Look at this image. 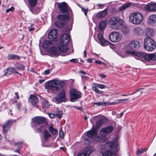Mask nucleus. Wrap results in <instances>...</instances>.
<instances>
[{
	"instance_id": "nucleus-26",
	"label": "nucleus",
	"mask_w": 156,
	"mask_h": 156,
	"mask_svg": "<svg viewBox=\"0 0 156 156\" xmlns=\"http://www.w3.org/2000/svg\"><path fill=\"white\" fill-rule=\"evenodd\" d=\"M149 23L153 26L156 25V15L153 14L149 16Z\"/></svg>"
},
{
	"instance_id": "nucleus-58",
	"label": "nucleus",
	"mask_w": 156,
	"mask_h": 156,
	"mask_svg": "<svg viewBox=\"0 0 156 156\" xmlns=\"http://www.w3.org/2000/svg\"><path fill=\"white\" fill-rule=\"evenodd\" d=\"M33 25V24H31V27H28V30H29V31H31L34 30V28L32 27Z\"/></svg>"
},
{
	"instance_id": "nucleus-45",
	"label": "nucleus",
	"mask_w": 156,
	"mask_h": 156,
	"mask_svg": "<svg viewBox=\"0 0 156 156\" xmlns=\"http://www.w3.org/2000/svg\"><path fill=\"white\" fill-rule=\"evenodd\" d=\"M103 123V121L101 119L98 120L97 122V125L98 126H100Z\"/></svg>"
},
{
	"instance_id": "nucleus-44",
	"label": "nucleus",
	"mask_w": 156,
	"mask_h": 156,
	"mask_svg": "<svg viewBox=\"0 0 156 156\" xmlns=\"http://www.w3.org/2000/svg\"><path fill=\"white\" fill-rule=\"evenodd\" d=\"M144 151V149H137L136 151V154L137 155H139L142 153Z\"/></svg>"
},
{
	"instance_id": "nucleus-48",
	"label": "nucleus",
	"mask_w": 156,
	"mask_h": 156,
	"mask_svg": "<svg viewBox=\"0 0 156 156\" xmlns=\"http://www.w3.org/2000/svg\"><path fill=\"white\" fill-rule=\"evenodd\" d=\"M44 126L43 125L41 126L40 127L37 129V132L38 133H40L41 132L42 130L44 128Z\"/></svg>"
},
{
	"instance_id": "nucleus-53",
	"label": "nucleus",
	"mask_w": 156,
	"mask_h": 156,
	"mask_svg": "<svg viewBox=\"0 0 156 156\" xmlns=\"http://www.w3.org/2000/svg\"><path fill=\"white\" fill-rule=\"evenodd\" d=\"M15 144L17 145L19 148L22 147L23 145V143L22 142H19Z\"/></svg>"
},
{
	"instance_id": "nucleus-35",
	"label": "nucleus",
	"mask_w": 156,
	"mask_h": 156,
	"mask_svg": "<svg viewBox=\"0 0 156 156\" xmlns=\"http://www.w3.org/2000/svg\"><path fill=\"white\" fill-rule=\"evenodd\" d=\"M86 156H88L91 153V150L89 147H87L82 152Z\"/></svg>"
},
{
	"instance_id": "nucleus-57",
	"label": "nucleus",
	"mask_w": 156,
	"mask_h": 156,
	"mask_svg": "<svg viewBox=\"0 0 156 156\" xmlns=\"http://www.w3.org/2000/svg\"><path fill=\"white\" fill-rule=\"evenodd\" d=\"M129 100V99H120L118 100V101L120 103H122L124 101H128Z\"/></svg>"
},
{
	"instance_id": "nucleus-19",
	"label": "nucleus",
	"mask_w": 156,
	"mask_h": 156,
	"mask_svg": "<svg viewBox=\"0 0 156 156\" xmlns=\"http://www.w3.org/2000/svg\"><path fill=\"white\" fill-rule=\"evenodd\" d=\"M146 61H154L156 60V53L152 54H146L144 59Z\"/></svg>"
},
{
	"instance_id": "nucleus-11",
	"label": "nucleus",
	"mask_w": 156,
	"mask_h": 156,
	"mask_svg": "<svg viewBox=\"0 0 156 156\" xmlns=\"http://www.w3.org/2000/svg\"><path fill=\"white\" fill-rule=\"evenodd\" d=\"M106 145H107L111 149L114 150L117 152L119 150V147L118 140L115 139L112 141H108L106 143Z\"/></svg>"
},
{
	"instance_id": "nucleus-14",
	"label": "nucleus",
	"mask_w": 156,
	"mask_h": 156,
	"mask_svg": "<svg viewBox=\"0 0 156 156\" xmlns=\"http://www.w3.org/2000/svg\"><path fill=\"white\" fill-rule=\"evenodd\" d=\"M55 99L57 103H59L62 102H65L66 98L65 97V90H63L60 92L59 94L56 96Z\"/></svg>"
},
{
	"instance_id": "nucleus-28",
	"label": "nucleus",
	"mask_w": 156,
	"mask_h": 156,
	"mask_svg": "<svg viewBox=\"0 0 156 156\" xmlns=\"http://www.w3.org/2000/svg\"><path fill=\"white\" fill-rule=\"evenodd\" d=\"M146 34L147 36V37H149V36L152 37L154 35L155 32L153 29L147 28L146 30Z\"/></svg>"
},
{
	"instance_id": "nucleus-42",
	"label": "nucleus",
	"mask_w": 156,
	"mask_h": 156,
	"mask_svg": "<svg viewBox=\"0 0 156 156\" xmlns=\"http://www.w3.org/2000/svg\"><path fill=\"white\" fill-rule=\"evenodd\" d=\"M7 69V72L5 75L7 73L9 75L11 74L15 71V69L13 67L8 68Z\"/></svg>"
},
{
	"instance_id": "nucleus-18",
	"label": "nucleus",
	"mask_w": 156,
	"mask_h": 156,
	"mask_svg": "<svg viewBox=\"0 0 156 156\" xmlns=\"http://www.w3.org/2000/svg\"><path fill=\"white\" fill-rule=\"evenodd\" d=\"M12 123L13 121L12 120H9L4 123L2 126L3 131L4 133H6L7 132Z\"/></svg>"
},
{
	"instance_id": "nucleus-30",
	"label": "nucleus",
	"mask_w": 156,
	"mask_h": 156,
	"mask_svg": "<svg viewBox=\"0 0 156 156\" xmlns=\"http://www.w3.org/2000/svg\"><path fill=\"white\" fill-rule=\"evenodd\" d=\"M57 18L58 19L64 22H66L68 20V17L66 15H59L57 16Z\"/></svg>"
},
{
	"instance_id": "nucleus-38",
	"label": "nucleus",
	"mask_w": 156,
	"mask_h": 156,
	"mask_svg": "<svg viewBox=\"0 0 156 156\" xmlns=\"http://www.w3.org/2000/svg\"><path fill=\"white\" fill-rule=\"evenodd\" d=\"M55 25L56 26L59 28L63 27L64 26V23L60 21H56L55 23Z\"/></svg>"
},
{
	"instance_id": "nucleus-34",
	"label": "nucleus",
	"mask_w": 156,
	"mask_h": 156,
	"mask_svg": "<svg viewBox=\"0 0 156 156\" xmlns=\"http://www.w3.org/2000/svg\"><path fill=\"white\" fill-rule=\"evenodd\" d=\"M43 134L44 138L46 141L48 140V138L51 137V135L49 133L48 131L46 130L44 131Z\"/></svg>"
},
{
	"instance_id": "nucleus-29",
	"label": "nucleus",
	"mask_w": 156,
	"mask_h": 156,
	"mask_svg": "<svg viewBox=\"0 0 156 156\" xmlns=\"http://www.w3.org/2000/svg\"><path fill=\"white\" fill-rule=\"evenodd\" d=\"M7 58L9 60H19L20 59V57L16 55L9 54L8 55Z\"/></svg>"
},
{
	"instance_id": "nucleus-32",
	"label": "nucleus",
	"mask_w": 156,
	"mask_h": 156,
	"mask_svg": "<svg viewBox=\"0 0 156 156\" xmlns=\"http://www.w3.org/2000/svg\"><path fill=\"white\" fill-rule=\"evenodd\" d=\"M103 156H116V154L109 151H105L103 153Z\"/></svg>"
},
{
	"instance_id": "nucleus-43",
	"label": "nucleus",
	"mask_w": 156,
	"mask_h": 156,
	"mask_svg": "<svg viewBox=\"0 0 156 156\" xmlns=\"http://www.w3.org/2000/svg\"><path fill=\"white\" fill-rule=\"evenodd\" d=\"M122 31L124 34H126L129 32V30L126 27H123L122 29Z\"/></svg>"
},
{
	"instance_id": "nucleus-37",
	"label": "nucleus",
	"mask_w": 156,
	"mask_h": 156,
	"mask_svg": "<svg viewBox=\"0 0 156 156\" xmlns=\"http://www.w3.org/2000/svg\"><path fill=\"white\" fill-rule=\"evenodd\" d=\"M37 0H28L29 3L31 7L35 6L37 4Z\"/></svg>"
},
{
	"instance_id": "nucleus-3",
	"label": "nucleus",
	"mask_w": 156,
	"mask_h": 156,
	"mask_svg": "<svg viewBox=\"0 0 156 156\" xmlns=\"http://www.w3.org/2000/svg\"><path fill=\"white\" fill-rule=\"evenodd\" d=\"M144 20L143 15L140 12H135L130 14L129 16V21L131 23L138 25L141 23Z\"/></svg>"
},
{
	"instance_id": "nucleus-63",
	"label": "nucleus",
	"mask_w": 156,
	"mask_h": 156,
	"mask_svg": "<svg viewBox=\"0 0 156 156\" xmlns=\"http://www.w3.org/2000/svg\"><path fill=\"white\" fill-rule=\"evenodd\" d=\"M79 72L83 74H86V73L85 71H80Z\"/></svg>"
},
{
	"instance_id": "nucleus-10",
	"label": "nucleus",
	"mask_w": 156,
	"mask_h": 156,
	"mask_svg": "<svg viewBox=\"0 0 156 156\" xmlns=\"http://www.w3.org/2000/svg\"><path fill=\"white\" fill-rule=\"evenodd\" d=\"M121 35L118 32H113L109 35V38L112 42H116L119 41L121 39Z\"/></svg>"
},
{
	"instance_id": "nucleus-31",
	"label": "nucleus",
	"mask_w": 156,
	"mask_h": 156,
	"mask_svg": "<svg viewBox=\"0 0 156 156\" xmlns=\"http://www.w3.org/2000/svg\"><path fill=\"white\" fill-rule=\"evenodd\" d=\"M48 130L49 132L54 135H55L57 134L58 132V130L56 129H55L52 125L49 127Z\"/></svg>"
},
{
	"instance_id": "nucleus-2",
	"label": "nucleus",
	"mask_w": 156,
	"mask_h": 156,
	"mask_svg": "<svg viewBox=\"0 0 156 156\" xmlns=\"http://www.w3.org/2000/svg\"><path fill=\"white\" fill-rule=\"evenodd\" d=\"M70 39V37L67 34H63L61 37L59 42L58 44V49L61 52L66 53L69 49L68 44Z\"/></svg>"
},
{
	"instance_id": "nucleus-60",
	"label": "nucleus",
	"mask_w": 156,
	"mask_h": 156,
	"mask_svg": "<svg viewBox=\"0 0 156 156\" xmlns=\"http://www.w3.org/2000/svg\"><path fill=\"white\" fill-rule=\"evenodd\" d=\"M77 156H86L85 154H84L83 152L82 153H79Z\"/></svg>"
},
{
	"instance_id": "nucleus-9",
	"label": "nucleus",
	"mask_w": 156,
	"mask_h": 156,
	"mask_svg": "<svg viewBox=\"0 0 156 156\" xmlns=\"http://www.w3.org/2000/svg\"><path fill=\"white\" fill-rule=\"evenodd\" d=\"M127 54H131L135 56V58L137 59H145L146 53L143 52H139L135 51L126 50L125 52Z\"/></svg>"
},
{
	"instance_id": "nucleus-59",
	"label": "nucleus",
	"mask_w": 156,
	"mask_h": 156,
	"mask_svg": "<svg viewBox=\"0 0 156 156\" xmlns=\"http://www.w3.org/2000/svg\"><path fill=\"white\" fill-rule=\"evenodd\" d=\"M144 89V88H139V89H138L136 90L135 91H134V92H133V93H131L130 95H133L135 94L136 93V92H138V91H139V90H142V89Z\"/></svg>"
},
{
	"instance_id": "nucleus-12",
	"label": "nucleus",
	"mask_w": 156,
	"mask_h": 156,
	"mask_svg": "<svg viewBox=\"0 0 156 156\" xmlns=\"http://www.w3.org/2000/svg\"><path fill=\"white\" fill-rule=\"evenodd\" d=\"M58 6L59 11L62 13H67L69 12V8L66 2L58 3Z\"/></svg>"
},
{
	"instance_id": "nucleus-62",
	"label": "nucleus",
	"mask_w": 156,
	"mask_h": 156,
	"mask_svg": "<svg viewBox=\"0 0 156 156\" xmlns=\"http://www.w3.org/2000/svg\"><path fill=\"white\" fill-rule=\"evenodd\" d=\"M100 76L102 78H105L106 77V76L104 74L102 73L100 75Z\"/></svg>"
},
{
	"instance_id": "nucleus-7",
	"label": "nucleus",
	"mask_w": 156,
	"mask_h": 156,
	"mask_svg": "<svg viewBox=\"0 0 156 156\" xmlns=\"http://www.w3.org/2000/svg\"><path fill=\"white\" fill-rule=\"evenodd\" d=\"M70 99L71 102H75L77 99L80 98L82 94L76 89H72L70 90Z\"/></svg>"
},
{
	"instance_id": "nucleus-5",
	"label": "nucleus",
	"mask_w": 156,
	"mask_h": 156,
	"mask_svg": "<svg viewBox=\"0 0 156 156\" xmlns=\"http://www.w3.org/2000/svg\"><path fill=\"white\" fill-rule=\"evenodd\" d=\"M156 43L151 38L147 37L144 40V47L145 49L148 51H152L156 48Z\"/></svg>"
},
{
	"instance_id": "nucleus-50",
	"label": "nucleus",
	"mask_w": 156,
	"mask_h": 156,
	"mask_svg": "<svg viewBox=\"0 0 156 156\" xmlns=\"http://www.w3.org/2000/svg\"><path fill=\"white\" fill-rule=\"evenodd\" d=\"M59 136L61 138H62L64 137V133L62 130H60L59 133Z\"/></svg>"
},
{
	"instance_id": "nucleus-61",
	"label": "nucleus",
	"mask_w": 156,
	"mask_h": 156,
	"mask_svg": "<svg viewBox=\"0 0 156 156\" xmlns=\"http://www.w3.org/2000/svg\"><path fill=\"white\" fill-rule=\"evenodd\" d=\"M15 95L16 96L17 99H18L19 98V96L18 93L17 92H16L15 93Z\"/></svg>"
},
{
	"instance_id": "nucleus-17",
	"label": "nucleus",
	"mask_w": 156,
	"mask_h": 156,
	"mask_svg": "<svg viewBox=\"0 0 156 156\" xmlns=\"http://www.w3.org/2000/svg\"><path fill=\"white\" fill-rule=\"evenodd\" d=\"M106 86L101 84H96L95 86H92V89L96 93L101 94L103 93V91L98 90V88L103 89L106 88Z\"/></svg>"
},
{
	"instance_id": "nucleus-33",
	"label": "nucleus",
	"mask_w": 156,
	"mask_h": 156,
	"mask_svg": "<svg viewBox=\"0 0 156 156\" xmlns=\"http://www.w3.org/2000/svg\"><path fill=\"white\" fill-rule=\"evenodd\" d=\"M106 14L107 11L104 10L98 13L97 17L98 18H102L106 15Z\"/></svg>"
},
{
	"instance_id": "nucleus-6",
	"label": "nucleus",
	"mask_w": 156,
	"mask_h": 156,
	"mask_svg": "<svg viewBox=\"0 0 156 156\" xmlns=\"http://www.w3.org/2000/svg\"><path fill=\"white\" fill-rule=\"evenodd\" d=\"M65 85L64 81L58 80H52L48 84V87L54 90H58Z\"/></svg>"
},
{
	"instance_id": "nucleus-8",
	"label": "nucleus",
	"mask_w": 156,
	"mask_h": 156,
	"mask_svg": "<svg viewBox=\"0 0 156 156\" xmlns=\"http://www.w3.org/2000/svg\"><path fill=\"white\" fill-rule=\"evenodd\" d=\"M140 42L137 41H132L126 46V50L133 51V50L137 49L140 47Z\"/></svg>"
},
{
	"instance_id": "nucleus-13",
	"label": "nucleus",
	"mask_w": 156,
	"mask_h": 156,
	"mask_svg": "<svg viewBox=\"0 0 156 156\" xmlns=\"http://www.w3.org/2000/svg\"><path fill=\"white\" fill-rule=\"evenodd\" d=\"M28 101L33 106L37 108H38L37 104L39 102V100L37 97L31 94L28 98Z\"/></svg>"
},
{
	"instance_id": "nucleus-23",
	"label": "nucleus",
	"mask_w": 156,
	"mask_h": 156,
	"mask_svg": "<svg viewBox=\"0 0 156 156\" xmlns=\"http://www.w3.org/2000/svg\"><path fill=\"white\" fill-rule=\"evenodd\" d=\"M133 32L134 34L138 36H141L144 34V30L140 27L137 26L134 28Z\"/></svg>"
},
{
	"instance_id": "nucleus-47",
	"label": "nucleus",
	"mask_w": 156,
	"mask_h": 156,
	"mask_svg": "<svg viewBox=\"0 0 156 156\" xmlns=\"http://www.w3.org/2000/svg\"><path fill=\"white\" fill-rule=\"evenodd\" d=\"M85 144H90L91 142L90 140L88 138H85L83 141Z\"/></svg>"
},
{
	"instance_id": "nucleus-36",
	"label": "nucleus",
	"mask_w": 156,
	"mask_h": 156,
	"mask_svg": "<svg viewBox=\"0 0 156 156\" xmlns=\"http://www.w3.org/2000/svg\"><path fill=\"white\" fill-rule=\"evenodd\" d=\"M15 66L16 69L18 70L22 71L25 69L24 66L22 64L18 63L17 65Z\"/></svg>"
},
{
	"instance_id": "nucleus-52",
	"label": "nucleus",
	"mask_w": 156,
	"mask_h": 156,
	"mask_svg": "<svg viewBox=\"0 0 156 156\" xmlns=\"http://www.w3.org/2000/svg\"><path fill=\"white\" fill-rule=\"evenodd\" d=\"M50 69H48L44 71L43 72V74L44 75H46L50 73Z\"/></svg>"
},
{
	"instance_id": "nucleus-40",
	"label": "nucleus",
	"mask_w": 156,
	"mask_h": 156,
	"mask_svg": "<svg viewBox=\"0 0 156 156\" xmlns=\"http://www.w3.org/2000/svg\"><path fill=\"white\" fill-rule=\"evenodd\" d=\"M130 5V3L125 4H123L122 6L119 8L120 11H122L125 9L126 8H128Z\"/></svg>"
},
{
	"instance_id": "nucleus-54",
	"label": "nucleus",
	"mask_w": 156,
	"mask_h": 156,
	"mask_svg": "<svg viewBox=\"0 0 156 156\" xmlns=\"http://www.w3.org/2000/svg\"><path fill=\"white\" fill-rule=\"evenodd\" d=\"M49 117L51 118H54L55 117V115L53 113H48Z\"/></svg>"
},
{
	"instance_id": "nucleus-21",
	"label": "nucleus",
	"mask_w": 156,
	"mask_h": 156,
	"mask_svg": "<svg viewBox=\"0 0 156 156\" xmlns=\"http://www.w3.org/2000/svg\"><path fill=\"white\" fill-rule=\"evenodd\" d=\"M56 41V39H53L52 40H45L42 44V46L44 48H47L48 46L51 44H55Z\"/></svg>"
},
{
	"instance_id": "nucleus-16",
	"label": "nucleus",
	"mask_w": 156,
	"mask_h": 156,
	"mask_svg": "<svg viewBox=\"0 0 156 156\" xmlns=\"http://www.w3.org/2000/svg\"><path fill=\"white\" fill-rule=\"evenodd\" d=\"M32 120L35 126L43 123L45 121L44 118L41 116H36L34 117Z\"/></svg>"
},
{
	"instance_id": "nucleus-22",
	"label": "nucleus",
	"mask_w": 156,
	"mask_h": 156,
	"mask_svg": "<svg viewBox=\"0 0 156 156\" xmlns=\"http://www.w3.org/2000/svg\"><path fill=\"white\" fill-rule=\"evenodd\" d=\"M39 97L42 102V105L43 109H45L48 108L50 106L48 101L41 96H39Z\"/></svg>"
},
{
	"instance_id": "nucleus-49",
	"label": "nucleus",
	"mask_w": 156,
	"mask_h": 156,
	"mask_svg": "<svg viewBox=\"0 0 156 156\" xmlns=\"http://www.w3.org/2000/svg\"><path fill=\"white\" fill-rule=\"evenodd\" d=\"M95 62L96 63L100 65H106V64L105 63L99 60L95 61Z\"/></svg>"
},
{
	"instance_id": "nucleus-46",
	"label": "nucleus",
	"mask_w": 156,
	"mask_h": 156,
	"mask_svg": "<svg viewBox=\"0 0 156 156\" xmlns=\"http://www.w3.org/2000/svg\"><path fill=\"white\" fill-rule=\"evenodd\" d=\"M32 12L33 14H37L40 12V10L38 8H36L33 10Z\"/></svg>"
},
{
	"instance_id": "nucleus-1",
	"label": "nucleus",
	"mask_w": 156,
	"mask_h": 156,
	"mask_svg": "<svg viewBox=\"0 0 156 156\" xmlns=\"http://www.w3.org/2000/svg\"><path fill=\"white\" fill-rule=\"evenodd\" d=\"M114 128V126L112 125L102 128L100 132L101 135V137H100L97 136V128L96 127L94 126L87 133V136L96 142L100 143L104 142L106 140V137L113 131Z\"/></svg>"
},
{
	"instance_id": "nucleus-41",
	"label": "nucleus",
	"mask_w": 156,
	"mask_h": 156,
	"mask_svg": "<svg viewBox=\"0 0 156 156\" xmlns=\"http://www.w3.org/2000/svg\"><path fill=\"white\" fill-rule=\"evenodd\" d=\"M106 103L105 102L100 101L98 102H94L92 103L93 105H96L98 106L106 105Z\"/></svg>"
},
{
	"instance_id": "nucleus-64",
	"label": "nucleus",
	"mask_w": 156,
	"mask_h": 156,
	"mask_svg": "<svg viewBox=\"0 0 156 156\" xmlns=\"http://www.w3.org/2000/svg\"><path fill=\"white\" fill-rule=\"evenodd\" d=\"M44 81V80H39V82L40 83H43Z\"/></svg>"
},
{
	"instance_id": "nucleus-20",
	"label": "nucleus",
	"mask_w": 156,
	"mask_h": 156,
	"mask_svg": "<svg viewBox=\"0 0 156 156\" xmlns=\"http://www.w3.org/2000/svg\"><path fill=\"white\" fill-rule=\"evenodd\" d=\"M98 37L102 45L103 46H106L108 45L109 43V41H107L104 38L102 34L101 33L98 34Z\"/></svg>"
},
{
	"instance_id": "nucleus-39",
	"label": "nucleus",
	"mask_w": 156,
	"mask_h": 156,
	"mask_svg": "<svg viewBox=\"0 0 156 156\" xmlns=\"http://www.w3.org/2000/svg\"><path fill=\"white\" fill-rule=\"evenodd\" d=\"M63 114V111L62 110L57 111L55 113V115L59 119H61Z\"/></svg>"
},
{
	"instance_id": "nucleus-27",
	"label": "nucleus",
	"mask_w": 156,
	"mask_h": 156,
	"mask_svg": "<svg viewBox=\"0 0 156 156\" xmlns=\"http://www.w3.org/2000/svg\"><path fill=\"white\" fill-rule=\"evenodd\" d=\"M107 24V21H101L99 25V30L101 31L104 30L106 27Z\"/></svg>"
},
{
	"instance_id": "nucleus-25",
	"label": "nucleus",
	"mask_w": 156,
	"mask_h": 156,
	"mask_svg": "<svg viewBox=\"0 0 156 156\" xmlns=\"http://www.w3.org/2000/svg\"><path fill=\"white\" fill-rule=\"evenodd\" d=\"M58 34L57 30L53 29L50 31L48 34V37L50 39H55V38L56 37Z\"/></svg>"
},
{
	"instance_id": "nucleus-15",
	"label": "nucleus",
	"mask_w": 156,
	"mask_h": 156,
	"mask_svg": "<svg viewBox=\"0 0 156 156\" xmlns=\"http://www.w3.org/2000/svg\"><path fill=\"white\" fill-rule=\"evenodd\" d=\"M48 52L51 56H58L61 55L58 48L54 46L50 47L48 50Z\"/></svg>"
},
{
	"instance_id": "nucleus-56",
	"label": "nucleus",
	"mask_w": 156,
	"mask_h": 156,
	"mask_svg": "<svg viewBox=\"0 0 156 156\" xmlns=\"http://www.w3.org/2000/svg\"><path fill=\"white\" fill-rule=\"evenodd\" d=\"M71 29L69 27H66L64 30V32H68L70 31Z\"/></svg>"
},
{
	"instance_id": "nucleus-55",
	"label": "nucleus",
	"mask_w": 156,
	"mask_h": 156,
	"mask_svg": "<svg viewBox=\"0 0 156 156\" xmlns=\"http://www.w3.org/2000/svg\"><path fill=\"white\" fill-rule=\"evenodd\" d=\"M82 10L83 12H84L85 14L86 15H87V13L88 11V9H86L83 8H82Z\"/></svg>"
},
{
	"instance_id": "nucleus-24",
	"label": "nucleus",
	"mask_w": 156,
	"mask_h": 156,
	"mask_svg": "<svg viewBox=\"0 0 156 156\" xmlns=\"http://www.w3.org/2000/svg\"><path fill=\"white\" fill-rule=\"evenodd\" d=\"M144 9L149 11H156V4L152 3L144 7Z\"/></svg>"
},
{
	"instance_id": "nucleus-4",
	"label": "nucleus",
	"mask_w": 156,
	"mask_h": 156,
	"mask_svg": "<svg viewBox=\"0 0 156 156\" xmlns=\"http://www.w3.org/2000/svg\"><path fill=\"white\" fill-rule=\"evenodd\" d=\"M123 20L120 18L113 17L109 20L108 23L110 27L117 30L123 24Z\"/></svg>"
},
{
	"instance_id": "nucleus-51",
	"label": "nucleus",
	"mask_w": 156,
	"mask_h": 156,
	"mask_svg": "<svg viewBox=\"0 0 156 156\" xmlns=\"http://www.w3.org/2000/svg\"><path fill=\"white\" fill-rule=\"evenodd\" d=\"M15 9L14 7H11L9 9H7L6 10V12H8L10 11H12L14 10Z\"/></svg>"
}]
</instances>
